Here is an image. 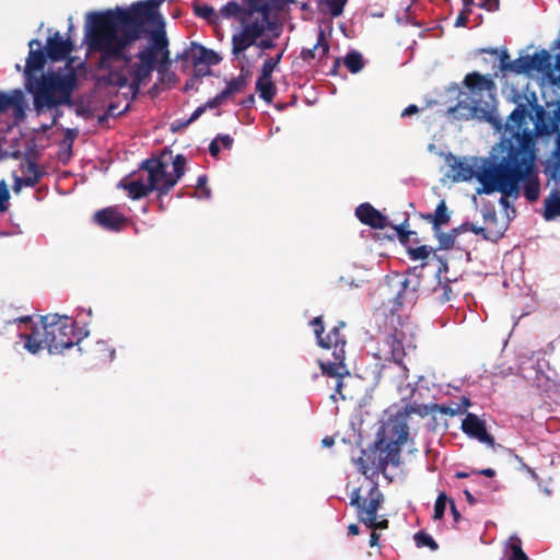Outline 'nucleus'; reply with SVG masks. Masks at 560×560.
<instances>
[{"label":"nucleus","instance_id":"obj_1","mask_svg":"<svg viewBox=\"0 0 560 560\" xmlns=\"http://www.w3.org/2000/svg\"><path fill=\"white\" fill-rule=\"evenodd\" d=\"M136 23L130 14L121 9L106 12H89L85 16L84 44L85 51H77L69 38L60 32L50 35L44 47L38 39L28 43L30 52L24 70H44L48 61L67 60L63 70H88L97 65L104 66L109 59L124 56L128 44L137 38Z\"/></svg>","mask_w":560,"mask_h":560},{"label":"nucleus","instance_id":"obj_2","mask_svg":"<svg viewBox=\"0 0 560 560\" xmlns=\"http://www.w3.org/2000/svg\"><path fill=\"white\" fill-rule=\"evenodd\" d=\"M409 436V428L404 417L395 416L385 421L377 433L374 447L369 452L362 451L357 464L363 474L370 469H384L389 463L400 464L401 445Z\"/></svg>","mask_w":560,"mask_h":560},{"label":"nucleus","instance_id":"obj_3","mask_svg":"<svg viewBox=\"0 0 560 560\" xmlns=\"http://www.w3.org/2000/svg\"><path fill=\"white\" fill-rule=\"evenodd\" d=\"M74 320L69 316L48 314L42 316L40 326H33L30 334H20L24 348L36 354L43 349L57 354L78 343L80 338L74 330Z\"/></svg>","mask_w":560,"mask_h":560},{"label":"nucleus","instance_id":"obj_4","mask_svg":"<svg viewBox=\"0 0 560 560\" xmlns=\"http://www.w3.org/2000/svg\"><path fill=\"white\" fill-rule=\"evenodd\" d=\"M27 91L37 110L73 105L72 94L79 86L78 72H24Z\"/></svg>","mask_w":560,"mask_h":560},{"label":"nucleus","instance_id":"obj_5","mask_svg":"<svg viewBox=\"0 0 560 560\" xmlns=\"http://www.w3.org/2000/svg\"><path fill=\"white\" fill-rule=\"evenodd\" d=\"M476 54L482 56L483 66L492 70H560V36L549 49L542 48L534 55L521 54L515 60H511L506 46L480 48Z\"/></svg>","mask_w":560,"mask_h":560},{"label":"nucleus","instance_id":"obj_6","mask_svg":"<svg viewBox=\"0 0 560 560\" xmlns=\"http://www.w3.org/2000/svg\"><path fill=\"white\" fill-rule=\"evenodd\" d=\"M521 170L512 171L502 162L498 164L483 165L477 175L481 188L477 189L478 194L500 192V205L504 208L510 206L509 199H516L520 195V179L523 177Z\"/></svg>","mask_w":560,"mask_h":560},{"label":"nucleus","instance_id":"obj_7","mask_svg":"<svg viewBox=\"0 0 560 560\" xmlns=\"http://www.w3.org/2000/svg\"><path fill=\"white\" fill-rule=\"evenodd\" d=\"M314 334L317 338V343L319 347L325 349L332 348V358L334 360L327 362H320V369L324 374L328 376H343L349 375V371L346 364V347H347V338L346 336L340 335V327L345 328L346 324L341 323L340 326L334 327L330 332L323 338L322 335L324 332V324L320 316L315 317L311 322Z\"/></svg>","mask_w":560,"mask_h":560},{"label":"nucleus","instance_id":"obj_8","mask_svg":"<svg viewBox=\"0 0 560 560\" xmlns=\"http://www.w3.org/2000/svg\"><path fill=\"white\" fill-rule=\"evenodd\" d=\"M532 114L526 105L520 104L510 114L505 122L504 136L508 138L509 153H521L525 149V140H528V153H534V135L528 129V120Z\"/></svg>","mask_w":560,"mask_h":560},{"label":"nucleus","instance_id":"obj_9","mask_svg":"<svg viewBox=\"0 0 560 560\" xmlns=\"http://www.w3.org/2000/svg\"><path fill=\"white\" fill-rule=\"evenodd\" d=\"M137 56L140 63L138 70H167L172 61L163 25L150 32L147 46Z\"/></svg>","mask_w":560,"mask_h":560},{"label":"nucleus","instance_id":"obj_10","mask_svg":"<svg viewBox=\"0 0 560 560\" xmlns=\"http://www.w3.org/2000/svg\"><path fill=\"white\" fill-rule=\"evenodd\" d=\"M166 162L162 158H151L142 161L140 168L148 172V184L142 180H120L118 187L128 191L129 198L133 200L147 197L150 192L156 191L160 198L161 178L165 176Z\"/></svg>","mask_w":560,"mask_h":560},{"label":"nucleus","instance_id":"obj_11","mask_svg":"<svg viewBox=\"0 0 560 560\" xmlns=\"http://www.w3.org/2000/svg\"><path fill=\"white\" fill-rule=\"evenodd\" d=\"M527 143L528 140H525L524 148H528ZM534 153H528L527 149H523L521 153H509L508 158L503 160L508 168L521 170L523 177L520 183H523L524 196L530 202L537 201L540 192V183L534 171Z\"/></svg>","mask_w":560,"mask_h":560},{"label":"nucleus","instance_id":"obj_12","mask_svg":"<svg viewBox=\"0 0 560 560\" xmlns=\"http://www.w3.org/2000/svg\"><path fill=\"white\" fill-rule=\"evenodd\" d=\"M124 86H126V78L122 72H107L96 78L94 89L85 95L97 112L105 107L106 100L117 95Z\"/></svg>","mask_w":560,"mask_h":560},{"label":"nucleus","instance_id":"obj_13","mask_svg":"<svg viewBox=\"0 0 560 560\" xmlns=\"http://www.w3.org/2000/svg\"><path fill=\"white\" fill-rule=\"evenodd\" d=\"M176 60L182 62L184 69L195 68L196 70H201L202 68L218 66L222 60V56L213 49L191 42L182 54L177 55Z\"/></svg>","mask_w":560,"mask_h":560},{"label":"nucleus","instance_id":"obj_14","mask_svg":"<svg viewBox=\"0 0 560 560\" xmlns=\"http://www.w3.org/2000/svg\"><path fill=\"white\" fill-rule=\"evenodd\" d=\"M383 502V494L377 486H371L365 497L360 489L352 491V506L357 509V516L361 523L372 522Z\"/></svg>","mask_w":560,"mask_h":560},{"label":"nucleus","instance_id":"obj_15","mask_svg":"<svg viewBox=\"0 0 560 560\" xmlns=\"http://www.w3.org/2000/svg\"><path fill=\"white\" fill-rule=\"evenodd\" d=\"M93 219L98 226L112 232L122 231L129 223V219L115 207L96 211Z\"/></svg>","mask_w":560,"mask_h":560},{"label":"nucleus","instance_id":"obj_16","mask_svg":"<svg viewBox=\"0 0 560 560\" xmlns=\"http://www.w3.org/2000/svg\"><path fill=\"white\" fill-rule=\"evenodd\" d=\"M22 176L14 177L13 190L19 192L22 187H34L46 175L44 166L38 165L35 161L27 159L21 164Z\"/></svg>","mask_w":560,"mask_h":560},{"label":"nucleus","instance_id":"obj_17","mask_svg":"<svg viewBox=\"0 0 560 560\" xmlns=\"http://www.w3.org/2000/svg\"><path fill=\"white\" fill-rule=\"evenodd\" d=\"M462 430L470 438L477 439L481 443L494 446V438L487 432L485 421L480 420L475 413L468 412L462 422Z\"/></svg>","mask_w":560,"mask_h":560},{"label":"nucleus","instance_id":"obj_18","mask_svg":"<svg viewBox=\"0 0 560 560\" xmlns=\"http://www.w3.org/2000/svg\"><path fill=\"white\" fill-rule=\"evenodd\" d=\"M165 0H145L132 4L130 10H125L130 14L136 23L137 36L140 32V26L147 21L154 20L156 18V9Z\"/></svg>","mask_w":560,"mask_h":560},{"label":"nucleus","instance_id":"obj_19","mask_svg":"<svg viewBox=\"0 0 560 560\" xmlns=\"http://www.w3.org/2000/svg\"><path fill=\"white\" fill-rule=\"evenodd\" d=\"M358 220L374 230H382L388 226V219L375 209L371 203L364 202L359 205L354 211Z\"/></svg>","mask_w":560,"mask_h":560},{"label":"nucleus","instance_id":"obj_20","mask_svg":"<svg viewBox=\"0 0 560 560\" xmlns=\"http://www.w3.org/2000/svg\"><path fill=\"white\" fill-rule=\"evenodd\" d=\"M186 158L183 154H177L173 160V174L165 171V176L161 178L160 198L167 195L177 182L185 174ZM167 170V166L165 167Z\"/></svg>","mask_w":560,"mask_h":560},{"label":"nucleus","instance_id":"obj_21","mask_svg":"<svg viewBox=\"0 0 560 560\" xmlns=\"http://www.w3.org/2000/svg\"><path fill=\"white\" fill-rule=\"evenodd\" d=\"M329 46L325 33L322 28L317 31V40L313 48L303 50V59L308 61L310 66H322V60L326 57Z\"/></svg>","mask_w":560,"mask_h":560},{"label":"nucleus","instance_id":"obj_22","mask_svg":"<svg viewBox=\"0 0 560 560\" xmlns=\"http://www.w3.org/2000/svg\"><path fill=\"white\" fill-rule=\"evenodd\" d=\"M272 72H261L256 81V92L267 104L273 101L277 86L271 77Z\"/></svg>","mask_w":560,"mask_h":560},{"label":"nucleus","instance_id":"obj_23","mask_svg":"<svg viewBox=\"0 0 560 560\" xmlns=\"http://www.w3.org/2000/svg\"><path fill=\"white\" fill-rule=\"evenodd\" d=\"M479 110L478 105L475 101L460 100L458 103L450 107L447 113L457 120H468L474 118Z\"/></svg>","mask_w":560,"mask_h":560},{"label":"nucleus","instance_id":"obj_24","mask_svg":"<svg viewBox=\"0 0 560 560\" xmlns=\"http://www.w3.org/2000/svg\"><path fill=\"white\" fill-rule=\"evenodd\" d=\"M466 86L472 92L478 93L482 91H491L494 89V83L491 79L480 75L479 72H470L465 78Z\"/></svg>","mask_w":560,"mask_h":560},{"label":"nucleus","instance_id":"obj_25","mask_svg":"<svg viewBox=\"0 0 560 560\" xmlns=\"http://www.w3.org/2000/svg\"><path fill=\"white\" fill-rule=\"evenodd\" d=\"M248 83L249 72H241L238 77L226 82V86L221 92L229 100L235 94L244 92Z\"/></svg>","mask_w":560,"mask_h":560},{"label":"nucleus","instance_id":"obj_26","mask_svg":"<svg viewBox=\"0 0 560 560\" xmlns=\"http://www.w3.org/2000/svg\"><path fill=\"white\" fill-rule=\"evenodd\" d=\"M135 74V78L131 83H129L128 78L122 73V75L126 78V86H124L121 90H126L122 92V95L125 98L135 100L139 93L140 84L144 83L147 80L150 79L151 72H132Z\"/></svg>","mask_w":560,"mask_h":560},{"label":"nucleus","instance_id":"obj_27","mask_svg":"<svg viewBox=\"0 0 560 560\" xmlns=\"http://www.w3.org/2000/svg\"><path fill=\"white\" fill-rule=\"evenodd\" d=\"M423 218L432 223L435 231H439L442 225L447 224L450 222V214L445 200H441L434 213H428Z\"/></svg>","mask_w":560,"mask_h":560},{"label":"nucleus","instance_id":"obj_28","mask_svg":"<svg viewBox=\"0 0 560 560\" xmlns=\"http://www.w3.org/2000/svg\"><path fill=\"white\" fill-rule=\"evenodd\" d=\"M545 210L544 218L550 221L557 217H560V192L552 191L544 201Z\"/></svg>","mask_w":560,"mask_h":560},{"label":"nucleus","instance_id":"obj_29","mask_svg":"<svg viewBox=\"0 0 560 560\" xmlns=\"http://www.w3.org/2000/svg\"><path fill=\"white\" fill-rule=\"evenodd\" d=\"M506 560H529L522 548V540L517 536H512L506 544Z\"/></svg>","mask_w":560,"mask_h":560},{"label":"nucleus","instance_id":"obj_30","mask_svg":"<svg viewBox=\"0 0 560 560\" xmlns=\"http://www.w3.org/2000/svg\"><path fill=\"white\" fill-rule=\"evenodd\" d=\"M23 97L21 92L16 91L13 95L0 93V113H5L10 108L18 112L23 110Z\"/></svg>","mask_w":560,"mask_h":560},{"label":"nucleus","instance_id":"obj_31","mask_svg":"<svg viewBox=\"0 0 560 560\" xmlns=\"http://www.w3.org/2000/svg\"><path fill=\"white\" fill-rule=\"evenodd\" d=\"M387 283L389 287L398 289L397 294L395 296V302L398 305L404 304L405 295L409 291V280L405 277H401L399 275H396L387 280Z\"/></svg>","mask_w":560,"mask_h":560},{"label":"nucleus","instance_id":"obj_32","mask_svg":"<svg viewBox=\"0 0 560 560\" xmlns=\"http://www.w3.org/2000/svg\"><path fill=\"white\" fill-rule=\"evenodd\" d=\"M452 167L455 173V180H469L475 176L477 177L479 172L482 170L481 167L478 172H476L474 166L463 161H456Z\"/></svg>","mask_w":560,"mask_h":560},{"label":"nucleus","instance_id":"obj_33","mask_svg":"<svg viewBox=\"0 0 560 560\" xmlns=\"http://www.w3.org/2000/svg\"><path fill=\"white\" fill-rule=\"evenodd\" d=\"M72 106L75 107V114L85 119L91 118L96 112V107L91 105V102L89 98H86L85 94L81 95L77 100H73Z\"/></svg>","mask_w":560,"mask_h":560},{"label":"nucleus","instance_id":"obj_34","mask_svg":"<svg viewBox=\"0 0 560 560\" xmlns=\"http://www.w3.org/2000/svg\"><path fill=\"white\" fill-rule=\"evenodd\" d=\"M386 342L390 347L389 354L390 358L397 362L400 363L402 361V358L405 355L404 346L401 339L398 337L397 334L389 335L386 338Z\"/></svg>","mask_w":560,"mask_h":560},{"label":"nucleus","instance_id":"obj_35","mask_svg":"<svg viewBox=\"0 0 560 560\" xmlns=\"http://www.w3.org/2000/svg\"><path fill=\"white\" fill-rule=\"evenodd\" d=\"M252 46L250 39L245 34L233 36V54L240 59L241 55Z\"/></svg>","mask_w":560,"mask_h":560},{"label":"nucleus","instance_id":"obj_36","mask_svg":"<svg viewBox=\"0 0 560 560\" xmlns=\"http://www.w3.org/2000/svg\"><path fill=\"white\" fill-rule=\"evenodd\" d=\"M432 248L427 245H421L418 247H407V253L412 260H424L430 257L432 254Z\"/></svg>","mask_w":560,"mask_h":560},{"label":"nucleus","instance_id":"obj_37","mask_svg":"<svg viewBox=\"0 0 560 560\" xmlns=\"http://www.w3.org/2000/svg\"><path fill=\"white\" fill-rule=\"evenodd\" d=\"M415 541L417 547H429L431 550H438L439 545L436 541L427 533L424 532H418L415 535Z\"/></svg>","mask_w":560,"mask_h":560},{"label":"nucleus","instance_id":"obj_38","mask_svg":"<svg viewBox=\"0 0 560 560\" xmlns=\"http://www.w3.org/2000/svg\"><path fill=\"white\" fill-rule=\"evenodd\" d=\"M347 0H324L322 5L323 10L330 13L334 16L341 14Z\"/></svg>","mask_w":560,"mask_h":560},{"label":"nucleus","instance_id":"obj_39","mask_svg":"<svg viewBox=\"0 0 560 560\" xmlns=\"http://www.w3.org/2000/svg\"><path fill=\"white\" fill-rule=\"evenodd\" d=\"M242 13V9L240 4L235 1H230L225 5H223L219 12V16L224 19L237 18Z\"/></svg>","mask_w":560,"mask_h":560},{"label":"nucleus","instance_id":"obj_40","mask_svg":"<svg viewBox=\"0 0 560 560\" xmlns=\"http://www.w3.org/2000/svg\"><path fill=\"white\" fill-rule=\"evenodd\" d=\"M450 502L447 495L444 493V492H441L436 500H435V504H434V514H433V518L436 521V520H442L443 516H444V513H445V510H446V503Z\"/></svg>","mask_w":560,"mask_h":560},{"label":"nucleus","instance_id":"obj_41","mask_svg":"<svg viewBox=\"0 0 560 560\" xmlns=\"http://www.w3.org/2000/svg\"><path fill=\"white\" fill-rule=\"evenodd\" d=\"M460 232L459 228L453 229L451 233H442L439 236L440 246L444 249H450L455 244V237Z\"/></svg>","mask_w":560,"mask_h":560},{"label":"nucleus","instance_id":"obj_42","mask_svg":"<svg viewBox=\"0 0 560 560\" xmlns=\"http://www.w3.org/2000/svg\"><path fill=\"white\" fill-rule=\"evenodd\" d=\"M547 172L549 173L551 178L560 179V150H557L555 152L552 160L549 161V163L547 165Z\"/></svg>","mask_w":560,"mask_h":560},{"label":"nucleus","instance_id":"obj_43","mask_svg":"<svg viewBox=\"0 0 560 560\" xmlns=\"http://www.w3.org/2000/svg\"><path fill=\"white\" fill-rule=\"evenodd\" d=\"M430 409L432 412H440L442 415H447L451 417L464 412V410L462 409V407L459 405H457L455 408H453V407L445 406V405L433 404Z\"/></svg>","mask_w":560,"mask_h":560},{"label":"nucleus","instance_id":"obj_44","mask_svg":"<svg viewBox=\"0 0 560 560\" xmlns=\"http://www.w3.org/2000/svg\"><path fill=\"white\" fill-rule=\"evenodd\" d=\"M207 182H208V178H207V175H200L198 178H197V194H198V197L199 198H210L211 196V190L210 188L207 187Z\"/></svg>","mask_w":560,"mask_h":560},{"label":"nucleus","instance_id":"obj_45","mask_svg":"<svg viewBox=\"0 0 560 560\" xmlns=\"http://www.w3.org/2000/svg\"><path fill=\"white\" fill-rule=\"evenodd\" d=\"M197 13L202 16L203 19H207L210 22H214L219 19V12H217L210 5H200L197 8Z\"/></svg>","mask_w":560,"mask_h":560},{"label":"nucleus","instance_id":"obj_46","mask_svg":"<svg viewBox=\"0 0 560 560\" xmlns=\"http://www.w3.org/2000/svg\"><path fill=\"white\" fill-rule=\"evenodd\" d=\"M10 198L9 189L4 182L0 183V212H4L8 209V200Z\"/></svg>","mask_w":560,"mask_h":560},{"label":"nucleus","instance_id":"obj_47","mask_svg":"<svg viewBox=\"0 0 560 560\" xmlns=\"http://www.w3.org/2000/svg\"><path fill=\"white\" fill-rule=\"evenodd\" d=\"M364 525L371 530L386 529L388 528L389 522L386 518L377 521L375 517L372 522L364 523Z\"/></svg>","mask_w":560,"mask_h":560},{"label":"nucleus","instance_id":"obj_48","mask_svg":"<svg viewBox=\"0 0 560 560\" xmlns=\"http://www.w3.org/2000/svg\"><path fill=\"white\" fill-rule=\"evenodd\" d=\"M365 65L363 56L359 51L352 50V70H362Z\"/></svg>","mask_w":560,"mask_h":560},{"label":"nucleus","instance_id":"obj_49","mask_svg":"<svg viewBox=\"0 0 560 560\" xmlns=\"http://www.w3.org/2000/svg\"><path fill=\"white\" fill-rule=\"evenodd\" d=\"M116 109H117V105L114 103V102H110L107 106V109H106V115L110 118V117H116V116H122L125 115L129 109H130V105L127 104L126 107L116 113Z\"/></svg>","mask_w":560,"mask_h":560},{"label":"nucleus","instance_id":"obj_50","mask_svg":"<svg viewBox=\"0 0 560 560\" xmlns=\"http://www.w3.org/2000/svg\"><path fill=\"white\" fill-rule=\"evenodd\" d=\"M459 230H460V232L462 231H471V232H474L477 235H482L483 237H487L486 236V229L482 228V226H476L472 223H463L459 226Z\"/></svg>","mask_w":560,"mask_h":560},{"label":"nucleus","instance_id":"obj_51","mask_svg":"<svg viewBox=\"0 0 560 560\" xmlns=\"http://www.w3.org/2000/svg\"><path fill=\"white\" fill-rule=\"evenodd\" d=\"M225 101H226V97L222 94V92H220L213 98L209 100L205 104L206 109L207 108H217V107L221 106Z\"/></svg>","mask_w":560,"mask_h":560},{"label":"nucleus","instance_id":"obj_52","mask_svg":"<svg viewBox=\"0 0 560 560\" xmlns=\"http://www.w3.org/2000/svg\"><path fill=\"white\" fill-rule=\"evenodd\" d=\"M281 58V54L277 52L275 57H270L264 61L261 70H273Z\"/></svg>","mask_w":560,"mask_h":560},{"label":"nucleus","instance_id":"obj_53","mask_svg":"<svg viewBox=\"0 0 560 560\" xmlns=\"http://www.w3.org/2000/svg\"><path fill=\"white\" fill-rule=\"evenodd\" d=\"M215 139H218V143L221 142L224 149H231L233 145V138L229 135H219Z\"/></svg>","mask_w":560,"mask_h":560},{"label":"nucleus","instance_id":"obj_54","mask_svg":"<svg viewBox=\"0 0 560 560\" xmlns=\"http://www.w3.org/2000/svg\"><path fill=\"white\" fill-rule=\"evenodd\" d=\"M194 73H195L194 78L185 83V88H184L185 91H188V90L192 89L194 84H195V81L197 79L201 78L202 75H211V74H213V72H194Z\"/></svg>","mask_w":560,"mask_h":560},{"label":"nucleus","instance_id":"obj_55","mask_svg":"<svg viewBox=\"0 0 560 560\" xmlns=\"http://www.w3.org/2000/svg\"><path fill=\"white\" fill-rule=\"evenodd\" d=\"M78 135H79V131L77 129H70V128L66 129L65 141H67L69 143V148L72 147Z\"/></svg>","mask_w":560,"mask_h":560},{"label":"nucleus","instance_id":"obj_56","mask_svg":"<svg viewBox=\"0 0 560 560\" xmlns=\"http://www.w3.org/2000/svg\"><path fill=\"white\" fill-rule=\"evenodd\" d=\"M190 124L191 122H188V119H186V120L177 119L172 124V130L174 132L180 131V130L187 128Z\"/></svg>","mask_w":560,"mask_h":560},{"label":"nucleus","instance_id":"obj_57","mask_svg":"<svg viewBox=\"0 0 560 560\" xmlns=\"http://www.w3.org/2000/svg\"><path fill=\"white\" fill-rule=\"evenodd\" d=\"M419 110H420V109H419V107H418L417 105L411 104V105L407 106V107L401 112L400 116H401L402 118H405V117H409V116H411V115L418 114V113H419Z\"/></svg>","mask_w":560,"mask_h":560},{"label":"nucleus","instance_id":"obj_58","mask_svg":"<svg viewBox=\"0 0 560 560\" xmlns=\"http://www.w3.org/2000/svg\"><path fill=\"white\" fill-rule=\"evenodd\" d=\"M481 7L488 11H497L499 9V0H485Z\"/></svg>","mask_w":560,"mask_h":560},{"label":"nucleus","instance_id":"obj_59","mask_svg":"<svg viewBox=\"0 0 560 560\" xmlns=\"http://www.w3.org/2000/svg\"><path fill=\"white\" fill-rule=\"evenodd\" d=\"M470 11H466V10L462 11L455 21V25L456 26H466L467 22H468V13Z\"/></svg>","mask_w":560,"mask_h":560},{"label":"nucleus","instance_id":"obj_60","mask_svg":"<svg viewBox=\"0 0 560 560\" xmlns=\"http://www.w3.org/2000/svg\"><path fill=\"white\" fill-rule=\"evenodd\" d=\"M209 153L211 156L217 158L220 153V145L218 143V139H214L209 144Z\"/></svg>","mask_w":560,"mask_h":560},{"label":"nucleus","instance_id":"obj_61","mask_svg":"<svg viewBox=\"0 0 560 560\" xmlns=\"http://www.w3.org/2000/svg\"><path fill=\"white\" fill-rule=\"evenodd\" d=\"M206 110V106L202 105V106H199L197 107L194 113L190 115V117L188 118V122H194L195 120H197Z\"/></svg>","mask_w":560,"mask_h":560},{"label":"nucleus","instance_id":"obj_62","mask_svg":"<svg viewBox=\"0 0 560 560\" xmlns=\"http://www.w3.org/2000/svg\"><path fill=\"white\" fill-rule=\"evenodd\" d=\"M409 226V222H408V219H405L402 223H400L399 225H396L394 226L396 233H397V236L399 237L400 234H405L408 232L407 228Z\"/></svg>","mask_w":560,"mask_h":560},{"label":"nucleus","instance_id":"obj_63","mask_svg":"<svg viewBox=\"0 0 560 560\" xmlns=\"http://www.w3.org/2000/svg\"><path fill=\"white\" fill-rule=\"evenodd\" d=\"M240 104L244 108H252L254 106V104H255V95L254 94H249L246 98L241 101Z\"/></svg>","mask_w":560,"mask_h":560},{"label":"nucleus","instance_id":"obj_64","mask_svg":"<svg viewBox=\"0 0 560 560\" xmlns=\"http://www.w3.org/2000/svg\"><path fill=\"white\" fill-rule=\"evenodd\" d=\"M450 509H451V513L453 515L454 521L456 523H458L460 520V513L457 511L456 504L453 500H450Z\"/></svg>","mask_w":560,"mask_h":560}]
</instances>
